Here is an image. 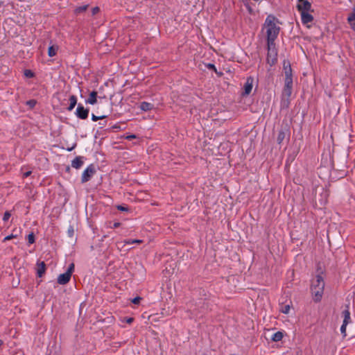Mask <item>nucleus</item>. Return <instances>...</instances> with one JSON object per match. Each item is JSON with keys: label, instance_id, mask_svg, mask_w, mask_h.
Listing matches in <instances>:
<instances>
[{"label": "nucleus", "instance_id": "2", "mask_svg": "<svg viewBox=\"0 0 355 355\" xmlns=\"http://www.w3.org/2000/svg\"><path fill=\"white\" fill-rule=\"evenodd\" d=\"M275 18L273 16H268L265 21V28L266 29L268 37V46H270L274 45V41L277 37L279 31V28L276 25Z\"/></svg>", "mask_w": 355, "mask_h": 355}, {"label": "nucleus", "instance_id": "21", "mask_svg": "<svg viewBox=\"0 0 355 355\" xmlns=\"http://www.w3.org/2000/svg\"><path fill=\"white\" fill-rule=\"evenodd\" d=\"M285 136H286L285 132L283 131H280L277 136V142L279 144H281L283 141V140L284 139Z\"/></svg>", "mask_w": 355, "mask_h": 355}, {"label": "nucleus", "instance_id": "6", "mask_svg": "<svg viewBox=\"0 0 355 355\" xmlns=\"http://www.w3.org/2000/svg\"><path fill=\"white\" fill-rule=\"evenodd\" d=\"M89 114V109L85 108L82 105L79 104L76 108V115L81 119H85Z\"/></svg>", "mask_w": 355, "mask_h": 355}, {"label": "nucleus", "instance_id": "27", "mask_svg": "<svg viewBox=\"0 0 355 355\" xmlns=\"http://www.w3.org/2000/svg\"><path fill=\"white\" fill-rule=\"evenodd\" d=\"M11 214L9 211H6L5 212L4 215H3V220L4 221H7L9 220Z\"/></svg>", "mask_w": 355, "mask_h": 355}, {"label": "nucleus", "instance_id": "22", "mask_svg": "<svg viewBox=\"0 0 355 355\" xmlns=\"http://www.w3.org/2000/svg\"><path fill=\"white\" fill-rule=\"evenodd\" d=\"M291 306L289 304L284 305L281 308V312L285 314H288L290 311Z\"/></svg>", "mask_w": 355, "mask_h": 355}, {"label": "nucleus", "instance_id": "23", "mask_svg": "<svg viewBox=\"0 0 355 355\" xmlns=\"http://www.w3.org/2000/svg\"><path fill=\"white\" fill-rule=\"evenodd\" d=\"M87 8V5H85V6H79L78 8H76V13H80V12H84L85 10H86Z\"/></svg>", "mask_w": 355, "mask_h": 355}, {"label": "nucleus", "instance_id": "3", "mask_svg": "<svg viewBox=\"0 0 355 355\" xmlns=\"http://www.w3.org/2000/svg\"><path fill=\"white\" fill-rule=\"evenodd\" d=\"M324 282L323 277L318 275L312 281L311 291L315 301H320L324 291Z\"/></svg>", "mask_w": 355, "mask_h": 355}, {"label": "nucleus", "instance_id": "7", "mask_svg": "<svg viewBox=\"0 0 355 355\" xmlns=\"http://www.w3.org/2000/svg\"><path fill=\"white\" fill-rule=\"evenodd\" d=\"M94 172H95L94 168L92 165L89 166L83 171V173L82 174V178H81L82 182H87L91 178V177L94 175Z\"/></svg>", "mask_w": 355, "mask_h": 355}, {"label": "nucleus", "instance_id": "15", "mask_svg": "<svg viewBox=\"0 0 355 355\" xmlns=\"http://www.w3.org/2000/svg\"><path fill=\"white\" fill-rule=\"evenodd\" d=\"M342 316L343 318V324L347 325L351 322L350 313L348 309H345L342 312Z\"/></svg>", "mask_w": 355, "mask_h": 355}, {"label": "nucleus", "instance_id": "17", "mask_svg": "<svg viewBox=\"0 0 355 355\" xmlns=\"http://www.w3.org/2000/svg\"><path fill=\"white\" fill-rule=\"evenodd\" d=\"M70 104L68 107V110L71 111L77 103V98L75 96L72 95L69 98Z\"/></svg>", "mask_w": 355, "mask_h": 355}, {"label": "nucleus", "instance_id": "34", "mask_svg": "<svg viewBox=\"0 0 355 355\" xmlns=\"http://www.w3.org/2000/svg\"><path fill=\"white\" fill-rule=\"evenodd\" d=\"M31 174V171H27L23 174V177L26 178V177L29 176Z\"/></svg>", "mask_w": 355, "mask_h": 355}, {"label": "nucleus", "instance_id": "16", "mask_svg": "<svg viewBox=\"0 0 355 355\" xmlns=\"http://www.w3.org/2000/svg\"><path fill=\"white\" fill-rule=\"evenodd\" d=\"M83 164V158L80 157H76L71 162V166L74 168H80Z\"/></svg>", "mask_w": 355, "mask_h": 355}, {"label": "nucleus", "instance_id": "38", "mask_svg": "<svg viewBox=\"0 0 355 355\" xmlns=\"http://www.w3.org/2000/svg\"><path fill=\"white\" fill-rule=\"evenodd\" d=\"M133 321V319L132 318H129L126 320V322L129 324H130Z\"/></svg>", "mask_w": 355, "mask_h": 355}, {"label": "nucleus", "instance_id": "14", "mask_svg": "<svg viewBox=\"0 0 355 355\" xmlns=\"http://www.w3.org/2000/svg\"><path fill=\"white\" fill-rule=\"evenodd\" d=\"M142 242H143L142 240H140V239H131V240H125L123 242H118L116 243V245H117V247L119 248L121 245V247L123 248L126 244H128V245L133 244V243L139 244V243H141Z\"/></svg>", "mask_w": 355, "mask_h": 355}, {"label": "nucleus", "instance_id": "10", "mask_svg": "<svg viewBox=\"0 0 355 355\" xmlns=\"http://www.w3.org/2000/svg\"><path fill=\"white\" fill-rule=\"evenodd\" d=\"M347 22L350 28L355 33V7L353 8L352 12L349 14L347 17Z\"/></svg>", "mask_w": 355, "mask_h": 355}, {"label": "nucleus", "instance_id": "25", "mask_svg": "<svg viewBox=\"0 0 355 355\" xmlns=\"http://www.w3.org/2000/svg\"><path fill=\"white\" fill-rule=\"evenodd\" d=\"M105 117V116H97L94 115V114H92V119L94 121H96L98 119H104Z\"/></svg>", "mask_w": 355, "mask_h": 355}, {"label": "nucleus", "instance_id": "11", "mask_svg": "<svg viewBox=\"0 0 355 355\" xmlns=\"http://www.w3.org/2000/svg\"><path fill=\"white\" fill-rule=\"evenodd\" d=\"M71 279V275L68 272H64L63 274H61L58 277V282L60 284L64 285L66 284L69 282Z\"/></svg>", "mask_w": 355, "mask_h": 355}, {"label": "nucleus", "instance_id": "28", "mask_svg": "<svg viewBox=\"0 0 355 355\" xmlns=\"http://www.w3.org/2000/svg\"><path fill=\"white\" fill-rule=\"evenodd\" d=\"M24 75L26 76V77H28V78H31L33 76V73L30 70H26L25 72H24Z\"/></svg>", "mask_w": 355, "mask_h": 355}, {"label": "nucleus", "instance_id": "32", "mask_svg": "<svg viewBox=\"0 0 355 355\" xmlns=\"http://www.w3.org/2000/svg\"><path fill=\"white\" fill-rule=\"evenodd\" d=\"M99 11V8L98 7H94L93 9H92V14L93 15H95L96 14L97 12H98Z\"/></svg>", "mask_w": 355, "mask_h": 355}, {"label": "nucleus", "instance_id": "18", "mask_svg": "<svg viewBox=\"0 0 355 355\" xmlns=\"http://www.w3.org/2000/svg\"><path fill=\"white\" fill-rule=\"evenodd\" d=\"M58 47L57 46L52 45L48 49V55L49 57H53L56 55Z\"/></svg>", "mask_w": 355, "mask_h": 355}, {"label": "nucleus", "instance_id": "31", "mask_svg": "<svg viewBox=\"0 0 355 355\" xmlns=\"http://www.w3.org/2000/svg\"><path fill=\"white\" fill-rule=\"evenodd\" d=\"M15 237H16V236H15L13 234H10V235H8V236H6L3 240L4 241H8V240H10L11 239L15 238Z\"/></svg>", "mask_w": 355, "mask_h": 355}, {"label": "nucleus", "instance_id": "37", "mask_svg": "<svg viewBox=\"0 0 355 355\" xmlns=\"http://www.w3.org/2000/svg\"><path fill=\"white\" fill-rule=\"evenodd\" d=\"M118 209L121 210V211H125V210H127V209H126V208H125V207H122V206H118Z\"/></svg>", "mask_w": 355, "mask_h": 355}, {"label": "nucleus", "instance_id": "29", "mask_svg": "<svg viewBox=\"0 0 355 355\" xmlns=\"http://www.w3.org/2000/svg\"><path fill=\"white\" fill-rule=\"evenodd\" d=\"M141 300V297H137L132 300V302L135 304H138L140 302Z\"/></svg>", "mask_w": 355, "mask_h": 355}, {"label": "nucleus", "instance_id": "24", "mask_svg": "<svg viewBox=\"0 0 355 355\" xmlns=\"http://www.w3.org/2000/svg\"><path fill=\"white\" fill-rule=\"evenodd\" d=\"M346 327L347 325L342 324L340 327V332L343 336H346Z\"/></svg>", "mask_w": 355, "mask_h": 355}, {"label": "nucleus", "instance_id": "13", "mask_svg": "<svg viewBox=\"0 0 355 355\" xmlns=\"http://www.w3.org/2000/svg\"><path fill=\"white\" fill-rule=\"evenodd\" d=\"M96 102H97V92L93 91L89 94V96L85 101V103L90 104V105H94L96 103Z\"/></svg>", "mask_w": 355, "mask_h": 355}, {"label": "nucleus", "instance_id": "36", "mask_svg": "<svg viewBox=\"0 0 355 355\" xmlns=\"http://www.w3.org/2000/svg\"><path fill=\"white\" fill-rule=\"evenodd\" d=\"M119 225H120V223H114L113 224V226H112V227H113V228H116V227H119Z\"/></svg>", "mask_w": 355, "mask_h": 355}, {"label": "nucleus", "instance_id": "26", "mask_svg": "<svg viewBox=\"0 0 355 355\" xmlns=\"http://www.w3.org/2000/svg\"><path fill=\"white\" fill-rule=\"evenodd\" d=\"M73 270H74V264L71 263V264H70V266H69V268L67 269V270L66 272L69 273L70 275L71 276V274H72Z\"/></svg>", "mask_w": 355, "mask_h": 355}, {"label": "nucleus", "instance_id": "9", "mask_svg": "<svg viewBox=\"0 0 355 355\" xmlns=\"http://www.w3.org/2000/svg\"><path fill=\"white\" fill-rule=\"evenodd\" d=\"M253 83L254 79L252 77H249L247 78L244 84V95H249L251 93L253 87Z\"/></svg>", "mask_w": 355, "mask_h": 355}, {"label": "nucleus", "instance_id": "8", "mask_svg": "<svg viewBox=\"0 0 355 355\" xmlns=\"http://www.w3.org/2000/svg\"><path fill=\"white\" fill-rule=\"evenodd\" d=\"M268 53L267 60H268V62L270 65H272L277 61V53L273 48L274 45L270 46V48L268 46Z\"/></svg>", "mask_w": 355, "mask_h": 355}, {"label": "nucleus", "instance_id": "12", "mask_svg": "<svg viewBox=\"0 0 355 355\" xmlns=\"http://www.w3.org/2000/svg\"><path fill=\"white\" fill-rule=\"evenodd\" d=\"M46 270V265L44 261H38L37 263V274L39 277H42Z\"/></svg>", "mask_w": 355, "mask_h": 355}, {"label": "nucleus", "instance_id": "4", "mask_svg": "<svg viewBox=\"0 0 355 355\" xmlns=\"http://www.w3.org/2000/svg\"><path fill=\"white\" fill-rule=\"evenodd\" d=\"M297 7L300 13L311 11V4L307 0H298Z\"/></svg>", "mask_w": 355, "mask_h": 355}, {"label": "nucleus", "instance_id": "39", "mask_svg": "<svg viewBox=\"0 0 355 355\" xmlns=\"http://www.w3.org/2000/svg\"><path fill=\"white\" fill-rule=\"evenodd\" d=\"M209 67H210V68H214V65H213V64H210Z\"/></svg>", "mask_w": 355, "mask_h": 355}, {"label": "nucleus", "instance_id": "19", "mask_svg": "<svg viewBox=\"0 0 355 355\" xmlns=\"http://www.w3.org/2000/svg\"><path fill=\"white\" fill-rule=\"evenodd\" d=\"M140 108L144 111H148L153 108V105L149 103L143 102L141 103Z\"/></svg>", "mask_w": 355, "mask_h": 355}, {"label": "nucleus", "instance_id": "35", "mask_svg": "<svg viewBox=\"0 0 355 355\" xmlns=\"http://www.w3.org/2000/svg\"><path fill=\"white\" fill-rule=\"evenodd\" d=\"M28 104H29L30 106L33 107L35 104V102L34 101H31L28 102Z\"/></svg>", "mask_w": 355, "mask_h": 355}, {"label": "nucleus", "instance_id": "5", "mask_svg": "<svg viewBox=\"0 0 355 355\" xmlns=\"http://www.w3.org/2000/svg\"><path fill=\"white\" fill-rule=\"evenodd\" d=\"M311 11H307L300 13L302 24L309 28L311 26V24L313 20V17L311 14Z\"/></svg>", "mask_w": 355, "mask_h": 355}, {"label": "nucleus", "instance_id": "1", "mask_svg": "<svg viewBox=\"0 0 355 355\" xmlns=\"http://www.w3.org/2000/svg\"><path fill=\"white\" fill-rule=\"evenodd\" d=\"M284 69L285 73V81L284 87L282 92V102L284 105L287 106L289 102V98L292 94L293 79L291 74V68L288 62H284Z\"/></svg>", "mask_w": 355, "mask_h": 355}, {"label": "nucleus", "instance_id": "40", "mask_svg": "<svg viewBox=\"0 0 355 355\" xmlns=\"http://www.w3.org/2000/svg\"><path fill=\"white\" fill-rule=\"evenodd\" d=\"M3 344V341L1 340H0V347Z\"/></svg>", "mask_w": 355, "mask_h": 355}, {"label": "nucleus", "instance_id": "33", "mask_svg": "<svg viewBox=\"0 0 355 355\" xmlns=\"http://www.w3.org/2000/svg\"><path fill=\"white\" fill-rule=\"evenodd\" d=\"M135 138H136V136L135 135H128L126 137V139H128L129 140L135 139Z\"/></svg>", "mask_w": 355, "mask_h": 355}, {"label": "nucleus", "instance_id": "30", "mask_svg": "<svg viewBox=\"0 0 355 355\" xmlns=\"http://www.w3.org/2000/svg\"><path fill=\"white\" fill-rule=\"evenodd\" d=\"M28 240L29 243H33L34 242V236L33 234H31L28 236Z\"/></svg>", "mask_w": 355, "mask_h": 355}, {"label": "nucleus", "instance_id": "20", "mask_svg": "<svg viewBox=\"0 0 355 355\" xmlns=\"http://www.w3.org/2000/svg\"><path fill=\"white\" fill-rule=\"evenodd\" d=\"M282 338H283V334L280 331H277L273 334V336H272V340L273 341L277 342V341L281 340L282 339Z\"/></svg>", "mask_w": 355, "mask_h": 355}]
</instances>
